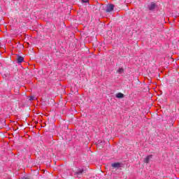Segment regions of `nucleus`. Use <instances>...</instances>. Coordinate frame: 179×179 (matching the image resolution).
Segmentation results:
<instances>
[{"mask_svg": "<svg viewBox=\"0 0 179 179\" xmlns=\"http://www.w3.org/2000/svg\"><path fill=\"white\" fill-rule=\"evenodd\" d=\"M153 156L152 155H148L147 156L145 159H144V162L145 163H149L150 162V160H152Z\"/></svg>", "mask_w": 179, "mask_h": 179, "instance_id": "4", "label": "nucleus"}, {"mask_svg": "<svg viewBox=\"0 0 179 179\" xmlns=\"http://www.w3.org/2000/svg\"><path fill=\"white\" fill-rule=\"evenodd\" d=\"M83 173H86V169H78L76 173H75V176H76V177H82V175L83 174Z\"/></svg>", "mask_w": 179, "mask_h": 179, "instance_id": "1", "label": "nucleus"}, {"mask_svg": "<svg viewBox=\"0 0 179 179\" xmlns=\"http://www.w3.org/2000/svg\"><path fill=\"white\" fill-rule=\"evenodd\" d=\"M149 10H153V9H155V8H156V4H155V3H152L149 6Z\"/></svg>", "mask_w": 179, "mask_h": 179, "instance_id": "6", "label": "nucleus"}, {"mask_svg": "<svg viewBox=\"0 0 179 179\" xmlns=\"http://www.w3.org/2000/svg\"><path fill=\"white\" fill-rule=\"evenodd\" d=\"M117 99H122L124 97V94L119 92L116 94Z\"/></svg>", "mask_w": 179, "mask_h": 179, "instance_id": "8", "label": "nucleus"}, {"mask_svg": "<svg viewBox=\"0 0 179 179\" xmlns=\"http://www.w3.org/2000/svg\"><path fill=\"white\" fill-rule=\"evenodd\" d=\"M22 179H28L27 178H26V177H24V178H22Z\"/></svg>", "mask_w": 179, "mask_h": 179, "instance_id": "12", "label": "nucleus"}, {"mask_svg": "<svg viewBox=\"0 0 179 179\" xmlns=\"http://www.w3.org/2000/svg\"><path fill=\"white\" fill-rule=\"evenodd\" d=\"M112 167H114V169H120L121 167V164L120 163H114L112 164Z\"/></svg>", "mask_w": 179, "mask_h": 179, "instance_id": "5", "label": "nucleus"}, {"mask_svg": "<svg viewBox=\"0 0 179 179\" xmlns=\"http://www.w3.org/2000/svg\"><path fill=\"white\" fill-rule=\"evenodd\" d=\"M114 10V5L113 4H109L106 7V12H113Z\"/></svg>", "mask_w": 179, "mask_h": 179, "instance_id": "2", "label": "nucleus"}, {"mask_svg": "<svg viewBox=\"0 0 179 179\" xmlns=\"http://www.w3.org/2000/svg\"><path fill=\"white\" fill-rule=\"evenodd\" d=\"M117 72H118L119 73H123V72H124V69H122V68L119 69L117 70Z\"/></svg>", "mask_w": 179, "mask_h": 179, "instance_id": "9", "label": "nucleus"}, {"mask_svg": "<svg viewBox=\"0 0 179 179\" xmlns=\"http://www.w3.org/2000/svg\"><path fill=\"white\" fill-rule=\"evenodd\" d=\"M82 2H83L84 3H86L89 2V0H82Z\"/></svg>", "mask_w": 179, "mask_h": 179, "instance_id": "11", "label": "nucleus"}, {"mask_svg": "<svg viewBox=\"0 0 179 179\" xmlns=\"http://www.w3.org/2000/svg\"><path fill=\"white\" fill-rule=\"evenodd\" d=\"M17 61L19 62V64H22V62L24 61V58L21 56H19L17 59Z\"/></svg>", "mask_w": 179, "mask_h": 179, "instance_id": "7", "label": "nucleus"}, {"mask_svg": "<svg viewBox=\"0 0 179 179\" xmlns=\"http://www.w3.org/2000/svg\"><path fill=\"white\" fill-rule=\"evenodd\" d=\"M34 99H35V97H34V96H30V97H29V100H30V101H31L34 100Z\"/></svg>", "mask_w": 179, "mask_h": 179, "instance_id": "10", "label": "nucleus"}, {"mask_svg": "<svg viewBox=\"0 0 179 179\" xmlns=\"http://www.w3.org/2000/svg\"><path fill=\"white\" fill-rule=\"evenodd\" d=\"M96 146L99 149H103V148H104V142L103 141H99L96 143Z\"/></svg>", "mask_w": 179, "mask_h": 179, "instance_id": "3", "label": "nucleus"}]
</instances>
